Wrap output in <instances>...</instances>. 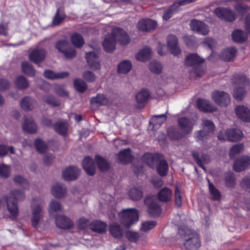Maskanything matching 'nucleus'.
<instances>
[{
	"instance_id": "nucleus-1",
	"label": "nucleus",
	"mask_w": 250,
	"mask_h": 250,
	"mask_svg": "<svg viewBox=\"0 0 250 250\" xmlns=\"http://www.w3.org/2000/svg\"><path fill=\"white\" fill-rule=\"evenodd\" d=\"M177 241L178 244L182 242L184 247L181 249H186L189 250L198 249L201 246L200 237L198 234L194 230L188 228L180 229L178 234L177 235Z\"/></svg>"
},
{
	"instance_id": "nucleus-2",
	"label": "nucleus",
	"mask_w": 250,
	"mask_h": 250,
	"mask_svg": "<svg viewBox=\"0 0 250 250\" xmlns=\"http://www.w3.org/2000/svg\"><path fill=\"white\" fill-rule=\"evenodd\" d=\"M24 198V193L19 190H15L6 195L5 201L10 218L14 219L17 217L19 214V210L17 201L21 200Z\"/></svg>"
},
{
	"instance_id": "nucleus-3",
	"label": "nucleus",
	"mask_w": 250,
	"mask_h": 250,
	"mask_svg": "<svg viewBox=\"0 0 250 250\" xmlns=\"http://www.w3.org/2000/svg\"><path fill=\"white\" fill-rule=\"evenodd\" d=\"M233 85L235 87L233 96L237 100H241L246 95L245 88L250 85V82L245 76H235L232 80Z\"/></svg>"
},
{
	"instance_id": "nucleus-4",
	"label": "nucleus",
	"mask_w": 250,
	"mask_h": 250,
	"mask_svg": "<svg viewBox=\"0 0 250 250\" xmlns=\"http://www.w3.org/2000/svg\"><path fill=\"white\" fill-rule=\"evenodd\" d=\"M43 203L39 200H34L32 203L31 221L32 226L35 228H39L43 219Z\"/></svg>"
},
{
	"instance_id": "nucleus-5",
	"label": "nucleus",
	"mask_w": 250,
	"mask_h": 250,
	"mask_svg": "<svg viewBox=\"0 0 250 250\" xmlns=\"http://www.w3.org/2000/svg\"><path fill=\"white\" fill-rule=\"evenodd\" d=\"M119 215L121 223L126 227H129L138 221V212L135 208L125 209L121 212Z\"/></svg>"
},
{
	"instance_id": "nucleus-6",
	"label": "nucleus",
	"mask_w": 250,
	"mask_h": 250,
	"mask_svg": "<svg viewBox=\"0 0 250 250\" xmlns=\"http://www.w3.org/2000/svg\"><path fill=\"white\" fill-rule=\"evenodd\" d=\"M204 60L200 58L197 54H190L185 59V63L187 66L194 67V72L191 75H194L195 77L201 76L202 72L200 70V64L202 63Z\"/></svg>"
},
{
	"instance_id": "nucleus-7",
	"label": "nucleus",
	"mask_w": 250,
	"mask_h": 250,
	"mask_svg": "<svg viewBox=\"0 0 250 250\" xmlns=\"http://www.w3.org/2000/svg\"><path fill=\"white\" fill-rule=\"evenodd\" d=\"M243 137V133L240 130L233 128L229 129L225 132L221 131L218 135L219 140H228L230 142H237L242 140Z\"/></svg>"
},
{
	"instance_id": "nucleus-8",
	"label": "nucleus",
	"mask_w": 250,
	"mask_h": 250,
	"mask_svg": "<svg viewBox=\"0 0 250 250\" xmlns=\"http://www.w3.org/2000/svg\"><path fill=\"white\" fill-rule=\"evenodd\" d=\"M212 99L216 104L220 106L226 107L230 102L229 95L222 91H213L212 93Z\"/></svg>"
},
{
	"instance_id": "nucleus-9",
	"label": "nucleus",
	"mask_w": 250,
	"mask_h": 250,
	"mask_svg": "<svg viewBox=\"0 0 250 250\" xmlns=\"http://www.w3.org/2000/svg\"><path fill=\"white\" fill-rule=\"evenodd\" d=\"M145 203L147 206L148 213L152 217L158 216L161 212V209L157 202L153 197H147Z\"/></svg>"
},
{
	"instance_id": "nucleus-10",
	"label": "nucleus",
	"mask_w": 250,
	"mask_h": 250,
	"mask_svg": "<svg viewBox=\"0 0 250 250\" xmlns=\"http://www.w3.org/2000/svg\"><path fill=\"white\" fill-rule=\"evenodd\" d=\"M112 34L116 42L122 45H126L130 41V38L126 32L120 28H114Z\"/></svg>"
},
{
	"instance_id": "nucleus-11",
	"label": "nucleus",
	"mask_w": 250,
	"mask_h": 250,
	"mask_svg": "<svg viewBox=\"0 0 250 250\" xmlns=\"http://www.w3.org/2000/svg\"><path fill=\"white\" fill-rule=\"evenodd\" d=\"M85 58L91 69L93 70H99L101 69L99 55L95 52L91 51L86 53Z\"/></svg>"
},
{
	"instance_id": "nucleus-12",
	"label": "nucleus",
	"mask_w": 250,
	"mask_h": 250,
	"mask_svg": "<svg viewBox=\"0 0 250 250\" xmlns=\"http://www.w3.org/2000/svg\"><path fill=\"white\" fill-rule=\"evenodd\" d=\"M215 14L219 18L232 21L235 20L236 14L231 10L225 8H217L214 10Z\"/></svg>"
},
{
	"instance_id": "nucleus-13",
	"label": "nucleus",
	"mask_w": 250,
	"mask_h": 250,
	"mask_svg": "<svg viewBox=\"0 0 250 250\" xmlns=\"http://www.w3.org/2000/svg\"><path fill=\"white\" fill-rule=\"evenodd\" d=\"M250 167V156H243L237 159L233 165L234 170L238 172L245 170Z\"/></svg>"
},
{
	"instance_id": "nucleus-14",
	"label": "nucleus",
	"mask_w": 250,
	"mask_h": 250,
	"mask_svg": "<svg viewBox=\"0 0 250 250\" xmlns=\"http://www.w3.org/2000/svg\"><path fill=\"white\" fill-rule=\"evenodd\" d=\"M190 27L194 32L202 35H206L209 32V28L207 25L196 20H193L190 21Z\"/></svg>"
},
{
	"instance_id": "nucleus-15",
	"label": "nucleus",
	"mask_w": 250,
	"mask_h": 250,
	"mask_svg": "<svg viewBox=\"0 0 250 250\" xmlns=\"http://www.w3.org/2000/svg\"><path fill=\"white\" fill-rule=\"evenodd\" d=\"M195 120L182 117L178 119V122L181 131L185 135L190 133L192 130Z\"/></svg>"
},
{
	"instance_id": "nucleus-16",
	"label": "nucleus",
	"mask_w": 250,
	"mask_h": 250,
	"mask_svg": "<svg viewBox=\"0 0 250 250\" xmlns=\"http://www.w3.org/2000/svg\"><path fill=\"white\" fill-rule=\"evenodd\" d=\"M235 112L237 117L245 122H250V111L246 106L238 105L235 108Z\"/></svg>"
},
{
	"instance_id": "nucleus-17",
	"label": "nucleus",
	"mask_w": 250,
	"mask_h": 250,
	"mask_svg": "<svg viewBox=\"0 0 250 250\" xmlns=\"http://www.w3.org/2000/svg\"><path fill=\"white\" fill-rule=\"evenodd\" d=\"M80 169L76 167L70 166L66 167L62 172L63 178L66 181L76 179L80 175Z\"/></svg>"
},
{
	"instance_id": "nucleus-18",
	"label": "nucleus",
	"mask_w": 250,
	"mask_h": 250,
	"mask_svg": "<svg viewBox=\"0 0 250 250\" xmlns=\"http://www.w3.org/2000/svg\"><path fill=\"white\" fill-rule=\"evenodd\" d=\"M167 44L169 50L173 55H178L181 52V49L178 45V39L176 36L170 35L167 38Z\"/></svg>"
},
{
	"instance_id": "nucleus-19",
	"label": "nucleus",
	"mask_w": 250,
	"mask_h": 250,
	"mask_svg": "<svg viewBox=\"0 0 250 250\" xmlns=\"http://www.w3.org/2000/svg\"><path fill=\"white\" fill-rule=\"evenodd\" d=\"M22 128L25 132L34 134L37 132L38 127L32 118L25 117L22 124Z\"/></svg>"
},
{
	"instance_id": "nucleus-20",
	"label": "nucleus",
	"mask_w": 250,
	"mask_h": 250,
	"mask_svg": "<svg viewBox=\"0 0 250 250\" xmlns=\"http://www.w3.org/2000/svg\"><path fill=\"white\" fill-rule=\"evenodd\" d=\"M138 29L142 31H149L155 29L157 26V22L150 19H145L140 21L138 23Z\"/></svg>"
},
{
	"instance_id": "nucleus-21",
	"label": "nucleus",
	"mask_w": 250,
	"mask_h": 250,
	"mask_svg": "<svg viewBox=\"0 0 250 250\" xmlns=\"http://www.w3.org/2000/svg\"><path fill=\"white\" fill-rule=\"evenodd\" d=\"M197 106L199 110L203 112H212L217 110V108L206 100L198 99Z\"/></svg>"
},
{
	"instance_id": "nucleus-22",
	"label": "nucleus",
	"mask_w": 250,
	"mask_h": 250,
	"mask_svg": "<svg viewBox=\"0 0 250 250\" xmlns=\"http://www.w3.org/2000/svg\"><path fill=\"white\" fill-rule=\"evenodd\" d=\"M56 224L60 228L63 229H69L73 226L71 220L63 215H58L56 217Z\"/></svg>"
},
{
	"instance_id": "nucleus-23",
	"label": "nucleus",
	"mask_w": 250,
	"mask_h": 250,
	"mask_svg": "<svg viewBox=\"0 0 250 250\" xmlns=\"http://www.w3.org/2000/svg\"><path fill=\"white\" fill-rule=\"evenodd\" d=\"M45 57V51L42 49H34L29 55V60L35 63L42 62Z\"/></svg>"
},
{
	"instance_id": "nucleus-24",
	"label": "nucleus",
	"mask_w": 250,
	"mask_h": 250,
	"mask_svg": "<svg viewBox=\"0 0 250 250\" xmlns=\"http://www.w3.org/2000/svg\"><path fill=\"white\" fill-rule=\"evenodd\" d=\"M172 191L168 188H163L157 194L158 200L162 202L166 203L170 201L172 198Z\"/></svg>"
},
{
	"instance_id": "nucleus-25",
	"label": "nucleus",
	"mask_w": 250,
	"mask_h": 250,
	"mask_svg": "<svg viewBox=\"0 0 250 250\" xmlns=\"http://www.w3.org/2000/svg\"><path fill=\"white\" fill-rule=\"evenodd\" d=\"M83 168L88 175L92 176L95 173L96 167L91 157H85L83 162Z\"/></svg>"
},
{
	"instance_id": "nucleus-26",
	"label": "nucleus",
	"mask_w": 250,
	"mask_h": 250,
	"mask_svg": "<svg viewBox=\"0 0 250 250\" xmlns=\"http://www.w3.org/2000/svg\"><path fill=\"white\" fill-rule=\"evenodd\" d=\"M150 95L149 91L146 89H143L138 92L136 96V100L138 106L140 107L144 106L148 100Z\"/></svg>"
},
{
	"instance_id": "nucleus-27",
	"label": "nucleus",
	"mask_w": 250,
	"mask_h": 250,
	"mask_svg": "<svg viewBox=\"0 0 250 250\" xmlns=\"http://www.w3.org/2000/svg\"><path fill=\"white\" fill-rule=\"evenodd\" d=\"M160 157H161V156L159 154L146 153L144 155L143 160L149 167H153L155 164L158 163Z\"/></svg>"
},
{
	"instance_id": "nucleus-28",
	"label": "nucleus",
	"mask_w": 250,
	"mask_h": 250,
	"mask_svg": "<svg viewBox=\"0 0 250 250\" xmlns=\"http://www.w3.org/2000/svg\"><path fill=\"white\" fill-rule=\"evenodd\" d=\"M66 188L60 183H56L51 188L52 194L56 198H62L66 194Z\"/></svg>"
},
{
	"instance_id": "nucleus-29",
	"label": "nucleus",
	"mask_w": 250,
	"mask_h": 250,
	"mask_svg": "<svg viewBox=\"0 0 250 250\" xmlns=\"http://www.w3.org/2000/svg\"><path fill=\"white\" fill-rule=\"evenodd\" d=\"M113 37L112 33L110 35H107L103 42V45L107 52H111L115 49V44L117 42Z\"/></svg>"
},
{
	"instance_id": "nucleus-30",
	"label": "nucleus",
	"mask_w": 250,
	"mask_h": 250,
	"mask_svg": "<svg viewBox=\"0 0 250 250\" xmlns=\"http://www.w3.org/2000/svg\"><path fill=\"white\" fill-rule=\"evenodd\" d=\"M191 155L198 166L206 171V168L203 165V162L205 163H208V156L205 154H202L201 157H200L199 153L196 151H192Z\"/></svg>"
},
{
	"instance_id": "nucleus-31",
	"label": "nucleus",
	"mask_w": 250,
	"mask_h": 250,
	"mask_svg": "<svg viewBox=\"0 0 250 250\" xmlns=\"http://www.w3.org/2000/svg\"><path fill=\"white\" fill-rule=\"evenodd\" d=\"M107 225L101 221L94 220L90 225V229L94 231L103 233L106 230Z\"/></svg>"
},
{
	"instance_id": "nucleus-32",
	"label": "nucleus",
	"mask_w": 250,
	"mask_h": 250,
	"mask_svg": "<svg viewBox=\"0 0 250 250\" xmlns=\"http://www.w3.org/2000/svg\"><path fill=\"white\" fill-rule=\"evenodd\" d=\"M43 76L47 79L53 80L65 78L68 76V73L66 72L55 73L50 70H46L43 72Z\"/></svg>"
},
{
	"instance_id": "nucleus-33",
	"label": "nucleus",
	"mask_w": 250,
	"mask_h": 250,
	"mask_svg": "<svg viewBox=\"0 0 250 250\" xmlns=\"http://www.w3.org/2000/svg\"><path fill=\"white\" fill-rule=\"evenodd\" d=\"M109 232L115 238H121L124 233V230L117 223H113L109 227Z\"/></svg>"
},
{
	"instance_id": "nucleus-34",
	"label": "nucleus",
	"mask_w": 250,
	"mask_h": 250,
	"mask_svg": "<svg viewBox=\"0 0 250 250\" xmlns=\"http://www.w3.org/2000/svg\"><path fill=\"white\" fill-rule=\"evenodd\" d=\"M36 104V102L29 96L24 97L21 102V106L25 110L33 109Z\"/></svg>"
},
{
	"instance_id": "nucleus-35",
	"label": "nucleus",
	"mask_w": 250,
	"mask_h": 250,
	"mask_svg": "<svg viewBox=\"0 0 250 250\" xmlns=\"http://www.w3.org/2000/svg\"><path fill=\"white\" fill-rule=\"evenodd\" d=\"M210 135L203 129L197 131L194 134V137L196 141L201 145H204L206 143Z\"/></svg>"
},
{
	"instance_id": "nucleus-36",
	"label": "nucleus",
	"mask_w": 250,
	"mask_h": 250,
	"mask_svg": "<svg viewBox=\"0 0 250 250\" xmlns=\"http://www.w3.org/2000/svg\"><path fill=\"white\" fill-rule=\"evenodd\" d=\"M120 161L124 164L130 162L132 160V156L131 154V149L126 148L121 151L118 154Z\"/></svg>"
},
{
	"instance_id": "nucleus-37",
	"label": "nucleus",
	"mask_w": 250,
	"mask_h": 250,
	"mask_svg": "<svg viewBox=\"0 0 250 250\" xmlns=\"http://www.w3.org/2000/svg\"><path fill=\"white\" fill-rule=\"evenodd\" d=\"M236 52L234 47L227 48L221 53V58L225 61H230L235 57Z\"/></svg>"
},
{
	"instance_id": "nucleus-38",
	"label": "nucleus",
	"mask_w": 250,
	"mask_h": 250,
	"mask_svg": "<svg viewBox=\"0 0 250 250\" xmlns=\"http://www.w3.org/2000/svg\"><path fill=\"white\" fill-rule=\"evenodd\" d=\"M167 117L165 114L155 115L150 121V124L152 125L154 128H159L167 120Z\"/></svg>"
},
{
	"instance_id": "nucleus-39",
	"label": "nucleus",
	"mask_w": 250,
	"mask_h": 250,
	"mask_svg": "<svg viewBox=\"0 0 250 250\" xmlns=\"http://www.w3.org/2000/svg\"><path fill=\"white\" fill-rule=\"evenodd\" d=\"M157 166V171L161 176H165L168 171V166L166 160L160 158Z\"/></svg>"
},
{
	"instance_id": "nucleus-40",
	"label": "nucleus",
	"mask_w": 250,
	"mask_h": 250,
	"mask_svg": "<svg viewBox=\"0 0 250 250\" xmlns=\"http://www.w3.org/2000/svg\"><path fill=\"white\" fill-rule=\"evenodd\" d=\"M90 102L91 104L101 106L107 104L108 100L104 94H98L96 97L91 98Z\"/></svg>"
},
{
	"instance_id": "nucleus-41",
	"label": "nucleus",
	"mask_w": 250,
	"mask_h": 250,
	"mask_svg": "<svg viewBox=\"0 0 250 250\" xmlns=\"http://www.w3.org/2000/svg\"><path fill=\"white\" fill-rule=\"evenodd\" d=\"M151 54V50L149 47H145L141 50L136 55V59L140 61L144 62L148 59Z\"/></svg>"
},
{
	"instance_id": "nucleus-42",
	"label": "nucleus",
	"mask_w": 250,
	"mask_h": 250,
	"mask_svg": "<svg viewBox=\"0 0 250 250\" xmlns=\"http://www.w3.org/2000/svg\"><path fill=\"white\" fill-rule=\"evenodd\" d=\"M21 67L22 71L24 74L32 77L36 75V70L28 62H23L21 63Z\"/></svg>"
},
{
	"instance_id": "nucleus-43",
	"label": "nucleus",
	"mask_w": 250,
	"mask_h": 250,
	"mask_svg": "<svg viewBox=\"0 0 250 250\" xmlns=\"http://www.w3.org/2000/svg\"><path fill=\"white\" fill-rule=\"evenodd\" d=\"M167 135L171 140H179L181 139L185 134L183 132H180L179 129L172 127L168 128Z\"/></svg>"
},
{
	"instance_id": "nucleus-44",
	"label": "nucleus",
	"mask_w": 250,
	"mask_h": 250,
	"mask_svg": "<svg viewBox=\"0 0 250 250\" xmlns=\"http://www.w3.org/2000/svg\"><path fill=\"white\" fill-rule=\"evenodd\" d=\"M132 68L131 62L128 60H124L118 65V72L122 74H126L129 72Z\"/></svg>"
},
{
	"instance_id": "nucleus-45",
	"label": "nucleus",
	"mask_w": 250,
	"mask_h": 250,
	"mask_svg": "<svg viewBox=\"0 0 250 250\" xmlns=\"http://www.w3.org/2000/svg\"><path fill=\"white\" fill-rule=\"evenodd\" d=\"M95 161L97 164V167L101 171H105L109 168V165L105 159L99 155L95 156Z\"/></svg>"
},
{
	"instance_id": "nucleus-46",
	"label": "nucleus",
	"mask_w": 250,
	"mask_h": 250,
	"mask_svg": "<svg viewBox=\"0 0 250 250\" xmlns=\"http://www.w3.org/2000/svg\"><path fill=\"white\" fill-rule=\"evenodd\" d=\"M54 128L55 131L59 134L64 135L67 132L68 125L66 122H58L55 124Z\"/></svg>"
},
{
	"instance_id": "nucleus-47",
	"label": "nucleus",
	"mask_w": 250,
	"mask_h": 250,
	"mask_svg": "<svg viewBox=\"0 0 250 250\" xmlns=\"http://www.w3.org/2000/svg\"><path fill=\"white\" fill-rule=\"evenodd\" d=\"M202 126L203 130L210 135L213 134L215 129V125L213 123L208 120H204L202 121Z\"/></svg>"
},
{
	"instance_id": "nucleus-48",
	"label": "nucleus",
	"mask_w": 250,
	"mask_h": 250,
	"mask_svg": "<svg viewBox=\"0 0 250 250\" xmlns=\"http://www.w3.org/2000/svg\"><path fill=\"white\" fill-rule=\"evenodd\" d=\"M11 173V167L3 163L0 164V178L5 179L9 177Z\"/></svg>"
},
{
	"instance_id": "nucleus-49",
	"label": "nucleus",
	"mask_w": 250,
	"mask_h": 250,
	"mask_svg": "<svg viewBox=\"0 0 250 250\" xmlns=\"http://www.w3.org/2000/svg\"><path fill=\"white\" fill-rule=\"evenodd\" d=\"M71 41L73 44L78 48L82 47L84 43L82 36L78 33H74L71 36Z\"/></svg>"
},
{
	"instance_id": "nucleus-50",
	"label": "nucleus",
	"mask_w": 250,
	"mask_h": 250,
	"mask_svg": "<svg viewBox=\"0 0 250 250\" xmlns=\"http://www.w3.org/2000/svg\"><path fill=\"white\" fill-rule=\"evenodd\" d=\"M208 187L212 199L214 201H218L220 200L221 193L220 191L210 182H208Z\"/></svg>"
},
{
	"instance_id": "nucleus-51",
	"label": "nucleus",
	"mask_w": 250,
	"mask_h": 250,
	"mask_svg": "<svg viewBox=\"0 0 250 250\" xmlns=\"http://www.w3.org/2000/svg\"><path fill=\"white\" fill-rule=\"evenodd\" d=\"M233 40L237 42H242L247 39L246 34L241 30H237L232 34Z\"/></svg>"
},
{
	"instance_id": "nucleus-52",
	"label": "nucleus",
	"mask_w": 250,
	"mask_h": 250,
	"mask_svg": "<svg viewBox=\"0 0 250 250\" xmlns=\"http://www.w3.org/2000/svg\"><path fill=\"white\" fill-rule=\"evenodd\" d=\"M65 15L62 10L59 8L56 12L55 17L52 21V24L54 25H59L64 19Z\"/></svg>"
},
{
	"instance_id": "nucleus-53",
	"label": "nucleus",
	"mask_w": 250,
	"mask_h": 250,
	"mask_svg": "<svg viewBox=\"0 0 250 250\" xmlns=\"http://www.w3.org/2000/svg\"><path fill=\"white\" fill-rule=\"evenodd\" d=\"M225 185L229 188H233L236 185L235 177L233 173H228L225 175Z\"/></svg>"
},
{
	"instance_id": "nucleus-54",
	"label": "nucleus",
	"mask_w": 250,
	"mask_h": 250,
	"mask_svg": "<svg viewBox=\"0 0 250 250\" xmlns=\"http://www.w3.org/2000/svg\"><path fill=\"white\" fill-rule=\"evenodd\" d=\"M16 86L19 89H26L29 86L28 81L23 76L18 77L15 82Z\"/></svg>"
},
{
	"instance_id": "nucleus-55",
	"label": "nucleus",
	"mask_w": 250,
	"mask_h": 250,
	"mask_svg": "<svg viewBox=\"0 0 250 250\" xmlns=\"http://www.w3.org/2000/svg\"><path fill=\"white\" fill-rule=\"evenodd\" d=\"M244 149V146L242 144H237L231 147L229 150V156L231 159H234L235 155L240 153Z\"/></svg>"
},
{
	"instance_id": "nucleus-56",
	"label": "nucleus",
	"mask_w": 250,
	"mask_h": 250,
	"mask_svg": "<svg viewBox=\"0 0 250 250\" xmlns=\"http://www.w3.org/2000/svg\"><path fill=\"white\" fill-rule=\"evenodd\" d=\"M13 181L15 183L22 186L24 188H29V185L28 181L21 175H17L14 176Z\"/></svg>"
},
{
	"instance_id": "nucleus-57",
	"label": "nucleus",
	"mask_w": 250,
	"mask_h": 250,
	"mask_svg": "<svg viewBox=\"0 0 250 250\" xmlns=\"http://www.w3.org/2000/svg\"><path fill=\"white\" fill-rule=\"evenodd\" d=\"M129 195L133 200H139L142 198L143 193L140 189L134 188L130 189Z\"/></svg>"
},
{
	"instance_id": "nucleus-58",
	"label": "nucleus",
	"mask_w": 250,
	"mask_h": 250,
	"mask_svg": "<svg viewBox=\"0 0 250 250\" xmlns=\"http://www.w3.org/2000/svg\"><path fill=\"white\" fill-rule=\"evenodd\" d=\"M75 89L80 92H83L87 87L86 83L81 79L75 80L74 82Z\"/></svg>"
},
{
	"instance_id": "nucleus-59",
	"label": "nucleus",
	"mask_w": 250,
	"mask_h": 250,
	"mask_svg": "<svg viewBox=\"0 0 250 250\" xmlns=\"http://www.w3.org/2000/svg\"><path fill=\"white\" fill-rule=\"evenodd\" d=\"M34 145L37 151L41 153L46 152L47 149L46 145L43 141L40 139H37L35 140Z\"/></svg>"
},
{
	"instance_id": "nucleus-60",
	"label": "nucleus",
	"mask_w": 250,
	"mask_h": 250,
	"mask_svg": "<svg viewBox=\"0 0 250 250\" xmlns=\"http://www.w3.org/2000/svg\"><path fill=\"white\" fill-rule=\"evenodd\" d=\"M69 43L68 41L61 40L57 42L55 45L56 48L60 52L63 53L69 47Z\"/></svg>"
},
{
	"instance_id": "nucleus-61",
	"label": "nucleus",
	"mask_w": 250,
	"mask_h": 250,
	"mask_svg": "<svg viewBox=\"0 0 250 250\" xmlns=\"http://www.w3.org/2000/svg\"><path fill=\"white\" fill-rule=\"evenodd\" d=\"M239 185L244 190L250 193V176H246L242 178Z\"/></svg>"
},
{
	"instance_id": "nucleus-62",
	"label": "nucleus",
	"mask_w": 250,
	"mask_h": 250,
	"mask_svg": "<svg viewBox=\"0 0 250 250\" xmlns=\"http://www.w3.org/2000/svg\"><path fill=\"white\" fill-rule=\"evenodd\" d=\"M55 92L59 96L66 97L68 96V92L65 90L63 85L55 84L53 86Z\"/></svg>"
},
{
	"instance_id": "nucleus-63",
	"label": "nucleus",
	"mask_w": 250,
	"mask_h": 250,
	"mask_svg": "<svg viewBox=\"0 0 250 250\" xmlns=\"http://www.w3.org/2000/svg\"><path fill=\"white\" fill-rule=\"evenodd\" d=\"M43 100L44 102L53 106H59L60 105V101L52 95L44 97Z\"/></svg>"
},
{
	"instance_id": "nucleus-64",
	"label": "nucleus",
	"mask_w": 250,
	"mask_h": 250,
	"mask_svg": "<svg viewBox=\"0 0 250 250\" xmlns=\"http://www.w3.org/2000/svg\"><path fill=\"white\" fill-rule=\"evenodd\" d=\"M150 70L155 74H159L162 71V66L159 62H152L149 65Z\"/></svg>"
}]
</instances>
